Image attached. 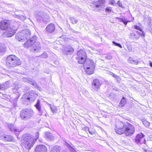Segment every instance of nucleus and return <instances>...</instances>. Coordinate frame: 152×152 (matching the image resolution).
I'll list each match as a JSON object with an SVG mask.
<instances>
[{
	"label": "nucleus",
	"instance_id": "nucleus-1",
	"mask_svg": "<svg viewBox=\"0 0 152 152\" xmlns=\"http://www.w3.org/2000/svg\"><path fill=\"white\" fill-rule=\"evenodd\" d=\"M22 145L29 150L34 143V138L29 134H25L22 137Z\"/></svg>",
	"mask_w": 152,
	"mask_h": 152
},
{
	"label": "nucleus",
	"instance_id": "nucleus-2",
	"mask_svg": "<svg viewBox=\"0 0 152 152\" xmlns=\"http://www.w3.org/2000/svg\"><path fill=\"white\" fill-rule=\"evenodd\" d=\"M6 63L7 66L9 67H14L21 64L20 59L14 55L8 56L6 58Z\"/></svg>",
	"mask_w": 152,
	"mask_h": 152
},
{
	"label": "nucleus",
	"instance_id": "nucleus-3",
	"mask_svg": "<svg viewBox=\"0 0 152 152\" xmlns=\"http://www.w3.org/2000/svg\"><path fill=\"white\" fill-rule=\"evenodd\" d=\"M31 32L29 29H26L17 33L15 38L19 41H24L31 37Z\"/></svg>",
	"mask_w": 152,
	"mask_h": 152
},
{
	"label": "nucleus",
	"instance_id": "nucleus-4",
	"mask_svg": "<svg viewBox=\"0 0 152 152\" xmlns=\"http://www.w3.org/2000/svg\"><path fill=\"white\" fill-rule=\"evenodd\" d=\"M34 112L31 109H26L22 110L20 113L21 118L23 120H27L30 118L33 115Z\"/></svg>",
	"mask_w": 152,
	"mask_h": 152
},
{
	"label": "nucleus",
	"instance_id": "nucleus-5",
	"mask_svg": "<svg viewBox=\"0 0 152 152\" xmlns=\"http://www.w3.org/2000/svg\"><path fill=\"white\" fill-rule=\"evenodd\" d=\"M124 132L122 134L124 133L125 136H131L135 132V128L134 126L130 123L127 122L123 129Z\"/></svg>",
	"mask_w": 152,
	"mask_h": 152
},
{
	"label": "nucleus",
	"instance_id": "nucleus-6",
	"mask_svg": "<svg viewBox=\"0 0 152 152\" xmlns=\"http://www.w3.org/2000/svg\"><path fill=\"white\" fill-rule=\"evenodd\" d=\"M127 122L118 121L115 124V131L116 133L118 134H121L124 132L123 129Z\"/></svg>",
	"mask_w": 152,
	"mask_h": 152
},
{
	"label": "nucleus",
	"instance_id": "nucleus-7",
	"mask_svg": "<svg viewBox=\"0 0 152 152\" xmlns=\"http://www.w3.org/2000/svg\"><path fill=\"white\" fill-rule=\"evenodd\" d=\"M17 29L16 26H12V28H8V29L2 34L3 37H9L13 36L15 33Z\"/></svg>",
	"mask_w": 152,
	"mask_h": 152
},
{
	"label": "nucleus",
	"instance_id": "nucleus-8",
	"mask_svg": "<svg viewBox=\"0 0 152 152\" xmlns=\"http://www.w3.org/2000/svg\"><path fill=\"white\" fill-rule=\"evenodd\" d=\"M89 66L86 67L84 66V68L86 72L89 75L93 74L94 69L95 66L94 62L91 60L89 61Z\"/></svg>",
	"mask_w": 152,
	"mask_h": 152
},
{
	"label": "nucleus",
	"instance_id": "nucleus-9",
	"mask_svg": "<svg viewBox=\"0 0 152 152\" xmlns=\"http://www.w3.org/2000/svg\"><path fill=\"white\" fill-rule=\"evenodd\" d=\"M37 38L36 36H34L32 37L29 39L25 43L24 45V47L27 48H30L36 41Z\"/></svg>",
	"mask_w": 152,
	"mask_h": 152
},
{
	"label": "nucleus",
	"instance_id": "nucleus-10",
	"mask_svg": "<svg viewBox=\"0 0 152 152\" xmlns=\"http://www.w3.org/2000/svg\"><path fill=\"white\" fill-rule=\"evenodd\" d=\"M63 49V53L66 55H70L74 52L73 48L69 45H66L64 46Z\"/></svg>",
	"mask_w": 152,
	"mask_h": 152
},
{
	"label": "nucleus",
	"instance_id": "nucleus-11",
	"mask_svg": "<svg viewBox=\"0 0 152 152\" xmlns=\"http://www.w3.org/2000/svg\"><path fill=\"white\" fill-rule=\"evenodd\" d=\"M144 135L142 133L138 134L136 137L135 142L137 144L145 143V139L144 137Z\"/></svg>",
	"mask_w": 152,
	"mask_h": 152
},
{
	"label": "nucleus",
	"instance_id": "nucleus-12",
	"mask_svg": "<svg viewBox=\"0 0 152 152\" xmlns=\"http://www.w3.org/2000/svg\"><path fill=\"white\" fill-rule=\"evenodd\" d=\"M9 23L6 20H2L0 23V28L2 30H5L8 28H12Z\"/></svg>",
	"mask_w": 152,
	"mask_h": 152
},
{
	"label": "nucleus",
	"instance_id": "nucleus-13",
	"mask_svg": "<svg viewBox=\"0 0 152 152\" xmlns=\"http://www.w3.org/2000/svg\"><path fill=\"white\" fill-rule=\"evenodd\" d=\"M101 85V84L100 83L99 80L96 79L93 81L92 85V88L95 91H97L100 88Z\"/></svg>",
	"mask_w": 152,
	"mask_h": 152
},
{
	"label": "nucleus",
	"instance_id": "nucleus-14",
	"mask_svg": "<svg viewBox=\"0 0 152 152\" xmlns=\"http://www.w3.org/2000/svg\"><path fill=\"white\" fill-rule=\"evenodd\" d=\"M31 50V51L34 53L39 52L41 50V45L40 43L35 42Z\"/></svg>",
	"mask_w": 152,
	"mask_h": 152
},
{
	"label": "nucleus",
	"instance_id": "nucleus-15",
	"mask_svg": "<svg viewBox=\"0 0 152 152\" xmlns=\"http://www.w3.org/2000/svg\"><path fill=\"white\" fill-rule=\"evenodd\" d=\"M37 96V94L35 91H31L29 93V97L27 98V99L29 101L33 102L35 100Z\"/></svg>",
	"mask_w": 152,
	"mask_h": 152
},
{
	"label": "nucleus",
	"instance_id": "nucleus-16",
	"mask_svg": "<svg viewBox=\"0 0 152 152\" xmlns=\"http://www.w3.org/2000/svg\"><path fill=\"white\" fill-rule=\"evenodd\" d=\"M35 152H47V149L45 145H39L36 146Z\"/></svg>",
	"mask_w": 152,
	"mask_h": 152
},
{
	"label": "nucleus",
	"instance_id": "nucleus-17",
	"mask_svg": "<svg viewBox=\"0 0 152 152\" xmlns=\"http://www.w3.org/2000/svg\"><path fill=\"white\" fill-rule=\"evenodd\" d=\"M44 13L42 12H39L36 15V18L37 20L40 22L46 21V19L43 17Z\"/></svg>",
	"mask_w": 152,
	"mask_h": 152
},
{
	"label": "nucleus",
	"instance_id": "nucleus-18",
	"mask_svg": "<svg viewBox=\"0 0 152 152\" xmlns=\"http://www.w3.org/2000/svg\"><path fill=\"white\" fill-rule=\"evenodd\" d=\"M8 128L11 132H13L16 134L18 132H20L21 130L20 129H18V128L15 127L13 124H9L8 125Z\"/></svg>",
	"mask_w": 152,
	"mask_h": 152
},
{
	"label": "nucleus",
	"instance_id": "nucleus-19",
	"mask_svg": "<svg viewBox=\"0 0 152 152\" xmlns=\"http://www.w3.org/2000/svg\"><path fill=\"white\" fill-rule=\"evenodd\" d=\"M23 81L27 82L32 85L34 87L37 86V83L34 81L29 78H24L23 79Z\"/></svg>",
	"mask_w": 152,
	"mask_h": 152
},
{
	"label": "nucleus",
	"instance_id": "nucleus-20",
	"mask_svg": "<svg viewBox=\"0 0 152 152\" xmlns=\"http://www.w3.org/2000/svg\"><path fill=\"white\" fill-rule=\"evenodd\" d=\"M1 139L5 142L11 141L13 140V137L9 135H3L1 137Z\"/></svg>",
	"mask_w": 152,
	"mask_h": 152
},
{
	"label": "nucleus",
	"instance_id": "nucleus-21",
	"mask_svg": "<svg viewBox=\"0 0 152 152\" xmlns=\"http://www.w3.org/2000/svg\"><path fill=\"white\" fill-rule=\"evenodd\" d=\"M46 31L49 33H52L55 30L54 25L53 23H50L48 25L46 28Z\"/></svg>",
	"mask_w": 152,
	"mask_h": 152
},
{
	"label": "nucleus",
	"instance_id": "nucleus-22",
	"mask_svg": "<svg viewBox=\"0 0 152 152\" xmlns=\"http://www.w3.org/2000/svg\"><path fill=\"white\" fill-rule=\"evenodd\" d=\"M35 107L40 113H42V111L41 110V104L39 100H37V102L35 105Z\"/></svg>",
	"mask_w": 152,
	"mask_h": 152
},
{
	"label": "nucleus",
	"instance_id": "nucleus-23",
	"mask_svg": "<svg viewBox=\"0 0 152 152\" xmlns=\"http://www.w3.org/2000/svg\"><path fill=\"white\" fill-rule=\"evenodd\" d=\"M77 55L78 57H86V53L85 51L83 50H80L77 52Z\"/></svg>",
	"mask_w": 152,
	"mask_h": 152
},
{
	"label": "nucleus",
	"instance_id": "nucleus-24",
	"mask_svg": "<svg viewBox=\"0 0 152 152\" xmlns=\"http://www.w3.org/2000/svg\"><path fill=\"white\" fill-rule=\"evenodd\" d=\"M86 57H76V59L77 60H78L79 58V60H78V63L81 64H83L86 61Z\"/></svg>",
	"mask_w": 152,
	"mask_h": 152
},
{
	"label": "nucleus",
	"instance_id": "nucleus-25",
	"mask_svg": "<svg viewBox=\"0 0 152 152\" xmlns=\"http://www.w3.org/2000/svg\"><path fill=\"white\" fill-rule=\"evenodd\" d=\"M50 152H60V147L55 146L53 148Z\"/></svg>",
	"mask_w": 152,
	"mask_h": 152
},
{
	"label": "nucleus",
	"instance_id": "nucleus-26",
	"mask_svg": "<svg viewBox=\"0 0 152 152\" xmlns=\"http://www.w3.org/2000/svg\"><path fill=\"white\" fill-rule=\"evenodd\" d=\"M45 137L48 139L50 140H53L54 139V137L52 134L49 132H46L45 134Z\"/></svg>",
	"mask_w": 152,
	"mask_h": 152
},
{
	"label": "nucleus",
	"instance_id": "nucleus-27",
	"mask_svg": "<svg viewBox=\"0 0 152 152\" xmlns=\"http://www.w3.org/2000/svg\"><path fill=\"white\" fill-rule=\"evenodd\" d=\"M49 105L50 106V107L53 113V114L56 113L57 110L56 107L54 105H51V104H49Z\"/></svg>",
	"mask_w": 152,
	"mask_h": 152
},
{
	"label": "nucleus",
	"instance_id": "nucleus-28",
	"mask_svg": "<svg viewBox=\"0 0 152 152\" xmlns=\"http://www.w3.org/2000/svg\"><path fill=\"white\" fill-rule=\"evenodd\" d=\"M6 47L4 45H0V53H3L6 51Z\"/></svg>",
	"mask_w": 152,
	"mask_h": 152
},
{
	"label": "nucleus",
	"instance_id": "nucleus-29",
	"mask_svg": "<svg viewBox=\"0 0 152 152\" xmlns=\"http://www.w3.org/2000/svg\"><path fill=\"white\" fill-rule=\"evenodd\" d=\"M116 18L119 19L120 21L124 23L125 25H127L128 22H130L129 21H127L126 19L125 18H122L118 17Z\"/></svg>",
	"mask_w": 152,
	"mask_h": 152
},
{
	"label": "nucleus",
	"instance_id": "nucleus-30",
	"mask_svg": "<svg viewBox=\"0 0 152 152\" xmlns=\"http://www.w3.org/2000/svg\"><path fill=\"white\" fill-rule=\"evenodd\" d=\"M15 17L22 20H24L26 19V17L22 15H15Z\"/></svg>",
	"mask_w": 152,
	"mask_h": 152
},
{
	"label": "nucleus",
	"instance_id": "nucleus-31",
	"mask_svg": "<svg viewBox=\"0 0 152 152\" xmlns=\"http://www.w3.org/2000/svg\"><path fill=\"white\" fill-rule=\"evenodd\" d=\"M112 9L111 7L107 6L105 9V12L107 13H109L112 12Z\"/></svg>",
	"mask_w": 152,
	"mask_h": 152
},
{
	"label": "nucleus",
	"instance_id": "nucleus-32",
	"mask_svg": "<svg viewBox=\"0 0 152 152\" xmlns=\"http://www.w3.org/2000/svg\"><path fill=\"white\" fill-rule=\"evenodd\" d=\"M126 102V100L125 98L124 97H123L120 103V106L123 107L125 104Z\"/></svg>",
	"mask_w": 152,
	"mask_h": 152
},
{
	"label": "nucleus",
	"instance_id": "nucleus-33",
	"mask_svg": "<svg viewBox=\"0 0 152 152\" xmlns=\"http://www.w3.org/2000/svg\"><path fill=\"white\" fill-rule=\"evenodd\" d=\"M67 146L68 147L69 150L71 152H77L75 150L72 148L70 145L68 144Z\"/></svg>",
	"mask_w": 152,
	"mask_h": 152
},
{
	"label": "nucleus",
	"instance_id": "nucleus-34",
	"mask_svg": "<svg viewBox=\"0 0 152 152\" xmlns=\"http://www.w3.org/2000/svg\"><path fill=\"white\" fill-rule=\"evenodd\" d=\"M98 3L100 5H104L105 3V0H98Z\"/></svg>",
	"mask_w": 152,
	"mask_h": 152
},
{
	"label": "nucleus",
	"instance_id": "nucleus-35",
	"mask_svg": "<svg viewBox=\"0 0 152 152\" xmlns=\"http://www.w3.org/2000/svg\"><path fill=\"white\" fill-rule=\"evenodd\" d=\"M143 123L147 127L149 126L150 124V123L146 120L144 121L143 122Z\"/></svg>",
	"mask_w": 152,
	"mask_h": 152
},
{
	"label": "nucleus",
	"instance_id": "nucleus-36",
	"mask_svg": "<svg viewBox=\"0 0 152 152\" xmlns=\"http://www.w3.org/2000/svg\"><path fill=\"white\" fill-rule=\"evenodd\" d=\"M70 19L73 24H75L77 22V20L73 18H71Z\"/></svg>",
	"mask_w": 152,
	"mask_h": 152
},
{
	"label": "nucleus",
	"instance_id": "nucleus-37",
	"mask_svg": "<svg viewBox=\"0 0 152 152\" xmlns=\"http://www.w3.org/2000/svg\"><path fill=\"white\" fill-rule=\"evenodd\" d=\"M130 36L132 37H133L134 39H139L140 37L139 36H137V35L134 33L131 34Z\"/></svg>",
	"mask_w": 152,
	"mask_h": 152
},
{
	"label": "nucleus",
	"instance_id": "nucleus-38",
	"mask_svg": "<svg viewBox=\"0 0 152 152\" xmlns=\"http://www.w3.org/2000/svg\"><path fill=\"white\" fill-rule=\"evenodd\" d=\"M41 58H48V56L47 53H43L40 56Z\"/></svg>",
	"mask_w": 152,
	"mask_h": 152
},
{
	"label": "nucleus",
	"instance_id": "nucleus-39",
	"mask_svg": "<svg viewBox=\"0 0 152 152\" xmlns=\"http://www.w3.org/2000/svg\"><path fill=\"white\" fill-rule=\"evenodd\" d=\"M139 63V61L137 60H133L132 62H130V63L137 65ZM140 63V62H139Z\"/></svg>",
	"mask_w": 152,
	"mask_h": 152
},
{
	"label": "nucleus",
	"instance_id": "nucleus-40",
	"mask_svg": "<svg viewBox=\"0 0 152 152\" xmlns=\"http://www.w3.org/2000/svg\"><path fill=\"white\" fill-rule=\"evenodd\" d=\"M116 4H117L119 7H121L123 8H124V7L122 5V3L120 2L119 0L118 1L117 3Z\"/></svg>",
	"mask_w": 152,
	"mask_h": 152
},
{
	"label": "nucleus",
	"instance_id": "nucleus-41",
	"mask_svg": "<svg viewBox=\"0 0 152 152\" xmlns=\"http://www.w3.org/2000/svg\"><path fill=\"white\" fill-rule=\"evenodd\" d=\"M113 43L114 45H115V46H118L119 47H120L121 48H122V47L121 45L119 43H117L114 41L113 42Z\"/></svg>",
	"mask_w": 152,
	"mask_h": 152
},
{
	"label": "nucleus",
	"instance_id": "nucleus-42",
	"mask_svg": "<svg viewBox=\"0 0 152 152\" xmlns=\"http://www.w3.org/2000/svg\"><path fill=\"white\" fill-rule=\"evenodd\" d=\"M89 128L88 127H85L83 128L81 130L82 131H84L86 132L87 133V131H89Z\"/></svg>",
	"mask_w": 152,
	"mask_h": 152
},
{
	"label": "nucleus",
	"instance_id": "nucleus-43",
	"mask_svg": "<svg viewBox=\"0 0 152 152\" xmlns=\"http://www.w3.org/2000/svg\"><path fill=\"white\" fill-rule=\"evenodd\" d=\"M134 28L135 29H137V30H140V31H142V29L139 26L135 25L134 26Z\"/></svg>",
	"mask_w": 152,
	"mask_h": 152
},
{
	"label": "nucleus",
	"instance_id": "nucleus-44",
	"mask_svg": "<svg viewBox=\"0 0 152 152\" xmlns=\"http://www.w3.org/2000/svg\"><path fill=\"white\" fill-rule=\"evenodd\" d=\"M88 132H89L90 134H91V135H93L95 133L94 131L91 129H89V131H88Z\"/></svg>",
	"mask_w": 152,
	"mask_h": 152
},
{
	"label": "nucleus",
	"instance_id": "nucleus-45",
	"mask_svg": "<svg viewBox=\"0 0 152 152\" xmlns=\"http://www.w3.org/2000/svg\"><path fill=\"white\" fill-rule=\"evenodd\" d=\"M110 4H114L115 3L114 0H110Z\"/></svg>",
	"mask_w": 152,
	"mask_h": 152
},
{
	"label": "nucleus",
	"instance_id": "nucleus-46",
	"mask_svg": "<svg viewBox=\"0 0 152 152\" xmlns=\"http://www.w3.org/2000/svg\"><path fill=\"white\" fill-rule=\"evenodd\" d=\"M105 58L107 59H110L112 58V56H105Z\"/></svg>",
	"mask_w": 152,
	"mask_h": 152
},
{
	"label": "nucleus",
	"instance_id": "nucleus-47",
	"mask_svg": "<svg viewBox=\"0 0 152 152\" xmlns=\"http://www.w3.org/2000/svg\"><path fill=\"white\" fill-rule=\"evenodd\" d=\"M141 32L142 33H141L140 35L142 37H144L145 36V33L142 31Z\"/></svg>",
	"mask_w": 152,
	"mask_h": 152
},
{
	"label": "nucleus",
	"instance_id": "nucleus-48",
	"mask_svg": "<svg viewBox=\"0 0 152 152\" xmlns=\"http://www.w3.org/2000/svg\"><path fill=\"white\" fill-rule=\"evenodd\" d=\"M39 136V134L38 132H37L36 134V139L37 140Z\"/></svg>",
	"mask_w": 152,
	"mask_h": 152
},
{
	"label": "nucleus",
	"instance_id": "nucleus-49",
	"mask_svg": "<svg viewBox=\"0 0 152 152\" xmlns=\"http://www.w3.org/2000/svg\"><path fill=\"white\" fill-rule=\"evenodd\" d=\"M133 60V59L132 58H129V59L128 60V62L130 63V62L131 61L132 62V61Z\"/></svg>",
	"mask_w": 152,
	"mask_h": 152
},
{
	"label": "nucleus",
	"instance_id": "nucleus-50",
	"mask_svg": "<svg viewBox=\"0 0 152 152\" xmlns=\"http://www.w3.org/2000/svg\"><path fill=\"white\" fill-rule=\"evenodd\" d=\"M136 32L139 35H140V34H141V33L140 32H139V31H136Z\"/></svg>",
	"mask_w": 152,
	"mask_h": 152
},
{
	"label": "nucleus",
	"instance_id": "nucleus-51",
	"mask_svg": "<svg viewBox=\"0 0 152 152\" xmlns=\"http://www.w3.org/2000/svg\"><path fill=\"white\" fill-rule=\"evenodd\" d=\"M100 4L99 5H96V8H98L99 7V6H100Z\"/></svg>",
	"mask_w": 152,
	"mask_h": 152
},
{
	"label": "nucleus",
	"instance_id": "nucleus-52",
	"mask_svg": "<svg viewBox=\"0 0 152 152\" xmlns=\"http://www.w3.org/2000/svg\"><path fill=\"white\" fill-rule=\"evenodd\" d=\"M150 65L151 67H152V62L150 63Z\"/></svg>",
	"mask_w": 152,
	"mask_h": 152
},
{
	"label": "nucleus",
	"instance_id": "nucleus-53",
	"mask_svg": "<svg viewBox=\"0 0 152 152\" xmlns=\"http://www.w3.org/2000/svg\"><path fill=\"white\" fill-rule=\"evenodd\" d=\"M115 76H116V75H115V74H114V75H113V77H115Z\"/></svg>",
	"mask_w": 152,
	"mask_h": 152
},
{
	"label": "nucleus",
	"instance_id": "nucleus-54",
	"mask_svg": "<svg viewBox=\"0 0 152 152\" xmlns=\"http://www.w3.org/2000/svg\"><path fill=\"white\" fill-rule=\"evenodd\" d=\"M80 136H83V135H80Z\"/></svg>",
	"mask_w": 152,
	"mask_h": 152
},
{
	"label": "nucleus",
	"instance_id": "nucleus-55",
	"mask_svg": "<svg viewBox=\"0 0 152 152\" xmlns=\"http://www.w3.org/2000/svg\"><path fill=\"white\" fill-rule=\"evenodd\" d=\"M0 31H1V30H0Z\"/></svg>",
	"mask_w": 152,
	"mask_h": 152
}]
</instances>
